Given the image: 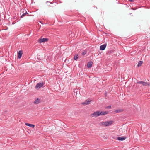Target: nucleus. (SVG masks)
I'll return each instance as SVG.
<instances>
[{
	"label": "nucleus",
	"mask_w": 150,
	"mask_h": 150,
	"mask_svg": "<svg viewBox=\"0 0 150 150\" xmlns=\"http://www.w3.org/2000/svg\"><path fill=\"white\" fill-rule=\"evenodd\" d=\"M43 83H39L35 86V88L37 89H39L40 88H41L43 86Z\"/></svg>",
	"instance_id": "f257e3e1"
},
{
	"label": "nucleus",
	"mask_w": 150,
	"mask_h": 150,
	"mask_svg": "<svg viewBox=\"0 0 150 150\" xmlns=\"http://www.w3.org/2000/svg\"><path fill=\"white\" fill-rule=\"evenodd\" d=\"M100 111H98L91 114V115L92 117H97L99 115Z\"/></svg>",
	"instance_id": "f03ea898"
},
{
	"label": "nucleus",
	"mask_w": 150,
	"mask_h": 150,
	"mask_svg": "<svg viewBox=\"0 0 150 150\" xmlns=\"http://www.w3.org/2000/svg\"><path fill=\"white\" fill-rule=\"evenodd\" d=\"M48 40V39L47 38H44L42 39L41 38L39 40V42L40 43H41L47 41Z\"/></svg>",
	"instance_id": "7ed1b4c3"
},
{
	"label": "nucleus",
	"mask_w": 150,
	"mask_h": 150,
	"mask_svg": "<svg viewBox=\"0 0 150 150\" xmlns=\"http://www.w3.org/2000/svg\"><path fill=\"white\" fill-rule=\"evenodd\" d=\"M123 111V109H117L113 112V113L115 114L116 113H119Z\"/></svg>",
	"instance_id": "20e7f679"
},
{
	"label": "nucleus",
	"mask_w": 150,
	"mask_h": 150,
	"mask_svg": "<svg viewBox=\"0 0 150 150\" xmlns=\"http://www.w3.org/2000/svg\"><path fill=\"white\" fill-rule=\"evenodd\" d=\"M105 122H106V125H105V127L110 125H111L113 123V121H106Z\"/></svg>",
	"instance_id": "39448f33"
},
{
	"label": "nucleus",
	"mask_w": 150,
	"mask_h": 150,
	"mask_svg": "<svg viewBox=\"0 0 150 150\" xmlns=\"http://www.w3.org/2000/svg\"><path fill=\"white\" fill-rule=\"evenodd\" d=\"M126 139V137L125 136H122L118 137L117 139L119 140L123 141L125 140Z\"/></svg>",
	"instance_id": "423d86ee"
},
{
	"label": "nucleus",
	"mask_w": 150,
	"mask_h": 150,
	"mask_svg": "<svg viewBox=\"0 0 150 150\" xmlns=\"http://www.w3.org/2000/svg\"><path fill=\"white\" fill-rule=\"evenodd\" d=\"M91 101L90 100L87 99L86 100L85 102L82 103V104L84 105H88L90 103Z\"/></svg>",
	"instance_id": "0eeeda50"
},
{
	"label": "nucleus",
	"mask_w": 150,
	"mask_h": 150,
	"mask_svg": "<svg viewBox=\"0 0 150 150\" xmlns=\"http://www.w3.org/2000/svg\"><path fill=\"white\" fill-rule=\"evenodd\" d=\"M106 44H104L101 45L100 47V50H104L106 47Z\"/></svg>",
	"instance_id": "6e6552de"
},
{
	"label": "nucleus",
	"mask_w": 150,
	"mask_h": 150,
	"mask_svg": "<svg viewBox=\"0 0 150 150\" xmlns=\"http://www.w3.org/2000/svg\"><path fill=\"white\" fill-rule=\"evenodd\" d=\"M108 113V111H105L104 112L100 111L99 115H106Z\"/></svg>",
	"instance_id": "1a4fd4ad"
},
{
	"label": "nucleus",
	"mask_w": 150,
	"mask_h": 150,
	"mask_svg": "<svg viewBox=\"0 0 150 150\" xmlns=\"http://www.w3.org/2000/svg\"><path fill=\"white\" fill-rule=\"evenodd\" d=\"M41 102V100L38 98H37L36 99L35 101L34 102V104H39Z\"/></svg>",
	"instance_id": "9d476101"
},
{
	"label": "nucleus",
	"mask_w": 150,
	"mask_h": 150,
	"mask_svg": "<svg viewBox=\"0 0 150 150\" xmlns=\"http://www.w3.org/2000/svg\"><path fill=\"white\" fill-rule=\"evenodd\" d=\"M25 125L26 126H29L30 127H32L33 128H34L35 126V125H34L31 124H29L28 123H26Z\"/></svg>",
	"instance_id": "9b49d317"
},
{
	"label": "nucleus",
	"mask_w": 150,
	"mask_h": 150,
	"mask_svg": "<svg viewBox=\"0 0 150 150\" xmlns=\"http://www.w3.org/2000/svg\"><path fill=\"white\" fill-rule=\"evenodd\" d=\"M22 54V51H20L18 52V58L20 59L21 58Z\"/></svg>",
	"instance_id": "f8f14e48"
},
{
	"label": "nucleus",
	"mask_w": 150,
	"mask_h": 150,
	"mask_svg": "<svg viewBox=\"0 0 150 150\" xmlns=\"http://www.w3.org/2000/svg\"><path fill=\"white\" fill-rule=\"evenodd\" d=\"M92 65V62H88V63L87 64V67L88 68H91V67Z\"/></svg>",
	"instance_id": "ddd939ff"
},
{
	"label": "nucleus",
	"mask_w": 150,
	"mask_h": 150,
	"mask_svg": "<svg viewBox=\"0 0 150 150\" xmlns=\"http://www.w3.org/2000/svg\"><path fill=\"white\" fill-rule=\"evenodd\" d=\"M24 11H25V13H24L22 14V15L20 17V18H22L24 16H25L26 14H28V13L27 12V11H26L25 10H24Z\"/></svg>",
	"instance_id": "4468645a"
},
{
	"label": "nucleus",
	"mask_w": 150,
	"mask_h": 150,
	"mask_svg": "<svg viewBox=\"0 0 150 150\" xmlns=\"http://www.w3.org/2000/svg\"><path fill=\"white\" fill-rule=\"evenodd\" d=\"M143 86H150V84L149 83H147L146 82L144 81L143 84Z\"/></svg>",
	"instance_id": "2eb2a0df"
},
{
	"label": "nucleus",
	"mask_w": 150,
	"mask_h": 150,
	"mask_svg": "<svg viewBox=\"0 0 150 150\" xmlns=\"http://www.w3.org/2000/svg\"><path fill=\"white\" fill-rule=\"evenodd\" d=\"M99 125H103V126H105V125H106V122H101L99 124Z\"/></svg>",
	"instance_id": "dca6fc26"
},
{
	"label": "nucleus",
	"mask_w": 150,
	"mask_h": 150,
	"mask_svg": "<svg viewBox=\"0 0 150 150\" xmlns=\"http://www.w3.org/2000/svg\"><path fill=\"white\" fill-rule=\"evenodd\" d=\"M143 63V62L142 61H140L139 62L137 65L138 67H139L141 66Z\"/></svg>",
	"instance_id": "f3484780"
},
{
	"label": "nucleus",
	"mask_w": 150,
	"mask_h": 150,
	"mask_svg": "<svg viewBox=\"0 0 150 150\" xmlns=\"http://www.w3.org/2000/svg\"><path fill=\"white\" fill-rule=\"evenodd\" d=\"M78 55L77 54H76L74 56V60H76L78 58Z\"/></svg>",
	"instance_id": "a211bd4d"
},
{
	"label": "nucleus",
	"mask_w": 150,
	"mask_h": 150,
	"mask_svg": "<svg viewBox=\"0 0 150 150\" xmlns=\"http://www.w3.org/2000/svg\"><path fill=\"white\" fill-rule=\"evenodd\" d=\"M86 53H87L86 51L85 50H83V52L82 53V55L84 56V55H85L86 54Z\"/></svg>",
	"instance_id": "6ab92c4d"
},
{
	"label": "nucleus",
	"mask_w": 150,
	"mask_h": 150,
	"mask_svg": "<svg viewBox=\"0 0 150 150\" xmlns=\"http://www.w3.org/2000/svg\"><path fill=\"white\" fill-rule=\"evenodd\" d=\"M144 82V81H139L137 82V83L139 84H141L143 85V84Z\"/></svg>",
	"instance_id": "aec40b11"
},
{
	"label": "nucleus",
	"mask_w": 150,
	"mask_h": 150,
	"mask_svg": "<svg viewBox=\"0 0 150 150\" xmlns=\"http://www.w3.org/2000/svg\"><path fill=\"white\" fill-rule=\"evenodd\" d=\"M106 108H108V109H110L111 108V106H109L106 107Z\"/></svg>",
	"instance_id": "412c9836"
},
{
	"label": "nucleus",
	"mask_w": 150,
	"mask_h": 150,
	"mask_svg": "<svg viewBox=\"0 0 150 150\" xmlns=\"http://www.w3.org/2000/svg\"><path fill=\"white\" fill-rule=\"evenodd\" d=\"M111 52H112V50L111 51H108V54H110Z\"/></svg>",
	"instance_id": "4be33fe9"
},
{
	"label": "nucleus",
	"mask_w": 150,
	"mask_h": 150,
	"mask_svg": "<svg viewBox=\"0 0 150 150\" xmlns=\"http://www.w3.org/2000/svg\"><path fill=\"white\" fill-rule=\"evenodd\" d=\"M50 3L51 4H52V2H49V1H47L46 2V3Z\"/></svg>",
	"instance_id": "5701e85b"
},
{
	"label": "nucleus",
	"mask_w": 150,
	"mask_h": 150,
	"mask_svg": "<svg viewBox=\"0 0 150 150\" xmlns=\"http://www.w3.org/2000/svg\"><path fill=\"white\" fill-rule=\"evenodd\" d=\"M130 2H132L133 0H129Z\"/></svg>",
	"instance_id": "b1692460"
}]
</instances>
